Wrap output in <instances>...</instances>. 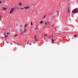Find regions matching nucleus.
I'll return each mask as SVG.
<instances>
[{"mask_svg":"<svg viewBox=\"0 0 78 78\" xmlns=\"http://www.w3.org/2000/svg\"><path fill=\"white\" fill-rule=\"evenodd\" d=\"M17 36V35H16L15 36Z\"/></svg>","mask_w":78,"mask_h":78,"instance_id":"4be33fe9","label":"nucleus"},{"mask_svg":"<svg viewBox=\"0 0 78 78\" xmlns=\"http://www.w3.org/2000/svg\"><path fill=\"white\" fill-rule=\"evenodd\" d=\"M69 12H70V11L69 10V9H68L67 12L68 13H69Z\"/></svg>","mask_w":78,"mask_h":78,"instance_id":"6e6552de","label":"nucleus"},{"mask_svg":"<svg viewBox=\"0 0 78 78\" xmlns=\"http://www.w3.org/2000/svg\"><path fill=\"white\" fill-rule=\"evenodd\" d=\"M41 23H43V22L42 21H41L40 22Z\"/></svg>","mask_w":78,"mask_h":78,"instance_id":"f8f14e48","label":"nucleus"},{"mask_svg":"<svg viewBox=\"0 0 78 78\" xmlns=\"http://www.w3.org/2000/svg\"><path fill=\"white\" fill-rule=\"evenodd\" d=\"M78 9H75L72 10V12L73 13H76L78 12Z\"/></svg>","mask_w":78,"mask_h":78,"instance_id":"f257e3e1","label":"nucleus"},{"mask_svg":"<svg viewBox=\"0 0 78 78\" xmlns=\"http://www.w3.org/2000/svg\"><path fill=\"white\" fill-rule=\"evenodd\" d=\"M37 28H35V29H37Z\"/></svg>","mask_w":78,"mask_h":78,"instance_id":"6ab92c4d","label":"nucleus"},{"mask_svg":"<svg viewBox=\"0 0 78 78\" xmlns=\"http://www.w3.org/2000/svg\"><path fill=\"white\" fill-rule=\"evenodd\" d=\"M22 3H20L19 4V6H22Z\"/></svg>","mask_w":78,"mask_h":78,"instance_id":"0eeeda50","label":"nucleus"},{"mask_svg":"<svg viewBox=\"0 0 78 78\" xmlns=\"http://www.w3.org/2000/svg\"><path fill=\"white\" fill-rule=\"evenodd\" d=\"M21 9H24V8H21Z\"/></svg>","mask_w":78,"mask_h":78,"instance_id":"ddd939ff","label":"nucleus"},{"mask_svg":"<svg viewBox=\"0 0 78 78\" xmlns=\"http://www.w3.org/2000/svg\"><path fill=\"white\" fill-rule=\"evenodd\" d=\"M30 25H33V23H32V22H31V23H30Z\"/></svg>","mask_w":78,"mask_h":78,"instance_id":"9b49d317","label":"nucleus"},{"mask_svg":"<svg viewBox=\"0 0 78 78\" xmlns=\"http://www.w3.org/2000/svg\"><path fill=\"white\" fill-rule=\"evenodd\" d=\"M14 8H12L11 9V11H10V13L11 14V13H12L13 11H14Z\"/></svg>","mask_w":78,"mask_h":78,"instance_id":"7ed1b4c3","label":"nucleus"},{"mask_svg":"<svg viewBox=\"0 0 78 78\" xmlns=\"http://www.w3.org/2000/svg\"><path fill=\"white\" fill-rule=\"evenodd\" d=\"M1 18V16L0 15V19Z\"/></svg>","mask_w":78,"mask_h":78,"instance_id":"a211bd4d","label":"nucleus"},{"mask_svg":"<svg viewBox=\"0 0 78 78\" xmlns=\"http://www.w3.org/2000/svg\"><path fill=\"white\" fill-rule=\"evenodd\" d=\"M28 8H30V7H24V9H28Z\"/></svg>","mask_w":78,"mask_h":78,"instance_id":"39448f33","label":"nucleus"},{"mask_svg":"<svg viewBox=\"0 0 78 78\" xmlns=\"http://www.w3.org/2000/svg\"><path fill=\"white\" fill-rule=\"evenodd\" d=\"M27 29H24V30H23V31L22 32H21V34H23L25 33H27Z\"/></svg>","mask_w":78,"mask_h":78,"instance_id":"f03ea898","label":"nucleus"},{"mask_svg":"<svg viewBox=\"0 0 78 78\" xmlns=\"http://www.w3.org/2000/svg\"><path fill=\"white\" fill-rule=\"evenodd\" d=\"M6 9H7L5 7H4L3 8V10H6Z\"/></svg>","mask_w":78,"mask_h":78,"instance_id":"423d86ee","label":"nucleus"},{"mask_svg":"<svg viewBox=\"0 0 78 78\" xmlns=\"http://www.w3.org/2000/svg\"><path fill=\"white\" fill-rule=\"evenodd\" d=\"M27 24H26L25 25V26H24V27H27Z\"/></svg>","mask_w":78,"mask_h":78,"instance_id":"9d476101","label":"nucleus"},{"mask_svg":"<svg viewBox=\"0 0 78 78\" xmlns=\"http://www.w3.org/2000/svg\"><path fill=\"white\" fill-rule=\"evenodd\" d=\"M52 41H53V39H52Z\"/></svg>","mask_w":78,"mask_h":78,"instance_id":"5701e85b","label":"nucleus"},{"mask_svg":"<svg viewBox=\"0 0 78 78\" xmlns=\"http://www.w3.org/2000/svg\"><path fill=\"white\" fill-rule=\"evenodd\" d=\"M76 36H77V35H75V37H76Z\"/></svg>","mask_w":78,"mask_h":78,"instance_id":"2eb2a0df","label":"nucleus"},{"mask_svg":"<svg viewBox=\"0 0 78 78\" xmlns=\"http://www.w3.org/2000/svg\"><path fill=\"white\" fill-rule=\"evenodd\" d=\"M22 27H23L24 26H22Z\"/></svg>","mask_w":78,"mask_h":78,"instance_id":"aec40b11","label":"nucleus"},{"mask_svg":"<svg viewBox=\"0 0 78 78\" xmlns=\"http://www.w3.org/2000/svg\"><path fill=\"white\" fill-rule=\"evenodd\" d=\"M45 24L46 25H47V22H45Z\"/></svg>","mask_w":78,"mask_h":78,"instance_id":"4468645a","label":"nucleus"},{"mask_svg":"<svg viewBox=\"0 0 78 78\" xmlns=\"http://www.w3.org/2000/svg\"><path fill=\"white\" fill-rule=\"evenodd\" d=\"M35 39V41H37V40H36V37H34Z\"/></svg>","mask_w":78,"mask_h":78,"instance_id":"dca6fc26","label":"nucleus"},{"mask_svg":"<svg viewBox=\"0 0 78 78\" xmlns=\"http://www.w3.org/2000/svg\"><path fill=\"white\" fill-rule=\"evenodd\" d=\"M22 31V29H21V30H20V31Z\"/></svg>","mask_w":78,"mask_h":78,"instance_id":"412c9836","label":"nucleus"},{"mask_svg":"<svg viewBox=\"0 0 78 78\" xmlns=\"http://www.w3.org/2000/svg\"><path fill=\"white\" fill-rule=\"evenodd\" d=\"M46 17V15H44V16L43 17V18H44H44H45V17Z\"/></svg>","mask_w":78,"mask_h":78,"instance_id":"1a4fd4ad","label":"nucleus"},{"mask_svg":"<svg viewBox=\"0 0 78 78\" xmlns=\"http://www.w3.org/2000/svg\"><path fill=\"white\" fill-rule=\"evenodd\" d=\"M9 34V33H8V32H7L6 33V34H5V38H6V37H8V36Z\"/></svg>","mask_w":78,"mask_h":78,"instance_id":"20e7f679","label":"nucleus"},{"mask_svg":"<svg viewBox=\"0 0 78 78\" xmlns=\"http://www.w3.org/2000/svg\"><path fill=\"white\" fill-rule=\"evenodd\" d=\"M1 2H2V1H0V3H1Z\"/></svg>","mask_w":78,"mask_h":78,"instance_id":"f3484780","label":"nucleus"}]
</instances>
